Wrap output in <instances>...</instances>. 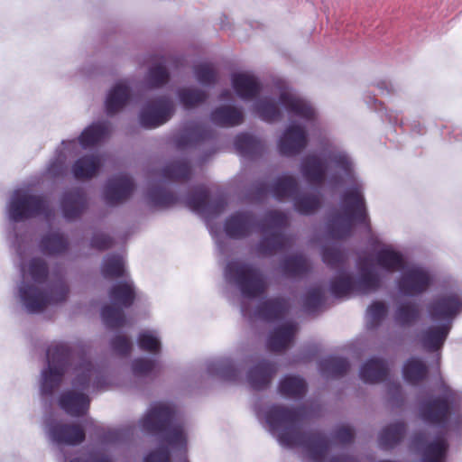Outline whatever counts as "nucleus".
<instances>
[{
  "mask_svg": "<svg viewBox=\"0 0 462 462\" xmlns=\"http://www.w3.org/2000/svg\"><path fill=\"white\" fill-rule=\"evenodd\" d=\"M323 262L329 267L338 269L337 277L330 283V292L336 298H348L351 295H366L376 291L381 286V277L374 270V263L386 272L402 271L398 281L400 292L416 295L428 289L431 276L422 267L412 265L404 269L402 254L391 245H383L374 258L365 257L358 262L359 275L352 278L345 271L346 253L336 246H325L322 251Z\"/></svg>",
  "mask_w": 462,
  "mask_h": 462,
  "instance_id": "nucleus-1",
  "label": "nucleus"
},
{
  "mask_svg": "<svg viewBox=\"0 0 462 462\" xmlns=\"http://www.w3.org/2000/svg\"><path fill=\"white\" fill-rule=\"evenodd\" d=\"M305 408L289 410L282 405H272L264 411V420L271 433L286 448L300 447L312 462H325L330 443L320 433L307 432L305 420L310 416ZM328 462H357L354 457H333Z\"/></svg>",
  "mask_w": 462,
  "mask_h": 462,
  "instance_id": "nucleus-2",
  "label": "nucleus"
},
{
  "mask_svg": "<svg viewBox=\"0 0 462 462\" xmlns=\"http://www.w3.org/2000/svg\"><path fill=\"white\" fill-rule=\"evenodd\" d=\"M21 273L23 281L19 286V297L29 313L41 312L48 305L66 300L69 289L61 275L53 284H45L48 268L43 260L33 258L28 268L21 263Z\"/></svg>",
  "mask_w": 462,
  "mask_h": 462,
  "instance_id": "nucleus-3",
  "label": "nucleus"
},
{
  "mask_svg": "<svg viewBox=\"0 0 462 462\" xmlns=\"http://www.w3.org/2000/svg\"><path fill=\"white\" fill-rule=\"evenodd\" d=\"M300 171L304 178L314 184L327 180L331 186H338L356 180L354 164L349 155L339 150L330 151L321 162L316 155L306 156L301 162Z\"/></svg>",
  "mask_w": 462,
  "mask_h": 462,
  "instance_id": "nucleus-4",
  "label": "nucleus"
},
{
  "mask_svg": "<svg viewBox=\"0 0 462 462\" xmlns=\"http://www.w3.org/2000/svg\"><path fill=\"white\" fill-rule=\"evenodd\" d=\"M141 427L148 433L162 436L170 446L186 449L187 436L184 425L171 404L152 403L141 420Z\"/></svg>",
  "mask_w": 462,
  "mask_h": 462,
  "instance_id": "nucleus-5",
  "label": "nucleus"
},
{
  "mask_svg": "<svg viewBox=\"0 0 462 462\" xmlns=\"http://www.w3.org/2000/svg\"><path fill=\"white\" fill-rule=\"evenodd\" d=\"M461 308L462 302L455 293L440 297L429 306L430 319L439 324L431 326L421 333V345L426 350H439L443 346L451 328L452 320Z\"/></svg>",
  "mask_w": 462,
  "mask_h": 462,
  "instance_id": "nucleus-6",
  "label": "nucleus"
},
{
  "mask_svg": "<svg viewBox=\"0 0 462 462\" xmlns=\"http://www.w3.org/2000/svg\"><path fill=\"white\" fill-rule=\"evenodd\" d=\"M342 212L333 217L329 223L333 238H345L351 234L355 222L364 224L371 231L365 199L358 188L347 189L342 196Z\"/></svg>",
  "mask_w": 462,
  "mask_h": 462,
  "instance_id": "nucleus-7",
  "label": "nucleus"
},
{
  "mask_svg": "<svg viewBox=\"0 0 462 462\" xmlns=\"http://www.w3.org/2000/svg\"><path fill=\"white\" fill-rule=\"evenodd\" d=\"M48 367L42 372L41 393L51 395L60 385L63 374L75 360L74 352L64 343L51 345L47 349Z\"/></svg>",
  "mask_w": 462,
  "mask_h": 462,
  "instance_id": "nucleus-8",
  "label": "nucleus"
},
{
  "mask_svg": "<svg viewBox=\"0 0 462 462\" xmlns=\"http://www.w3.org/2000/svg\"><path fill=\"white\" fill-rule=\"evenodd\" d=\"M225 278L234 282L245 298H256L267 289V282L262 272L252 264L231 261L225 269Z\"/></svg>",
  "mask_w": 462,
  "mask_h": 462,
  "instance_id": "nucleus-9",
  "label": "nucleus"
},
{
  "mask_svg": "<svg viewBox=\"0 0 462 462\" xmlns=\"http://www.w3.org/2000/svg\"><path fill=\"white\" fill-rule=\"evenodd\" d=\"M109 299L115 306H105L101 310V317L106 327L118 328L125 324V318L122 308L130 307L134 300V288L132 281L115 284L109 291Z\"/></svg>",
  "mask_w": 462,
  "mask_h": 462,
  "instance_id": "nucleus-10",
  "label": "nucleus"
},
{
  "mask_svg": "<svg viewBox=\"0 0 462 462\" xmlns=\"http://www.w3.org/2000/svg\"><path fill=\"white\" fill-rule=\"evenodd\" d=\"M7 214L10 220L19 222L40 215L49 216V209L42 197L29 189H17L8 203Z\"/></svg>",
  "mask_w": 462,
  "mask_h": 462,
  "instance_id": "nucleus-11",
  "label": "nucleus"
},
{
  "mask_svg": "<svg viewBox=\"0 0 462 462\" xmlns=\"http://www.w3.org/2000/svg\"><path fill=\"white\" fill-rule=\"evenodd\" d=\"M298 184L291 175H282L278 178L271 187L272 195L278 200L293 199L295 209L304 215L313 213L319 206L320 201L315 195H298Z\"/></svg>",
  "mask_w": 462,
  "mask_h": 462,
  "instance_id": "nucleus-12",
  "label": "nucleus"
},
{
  "mask_svg": "<svg viewBox=\"0 0 462 462\" xmlns=\"http://www.w3.org/2000/svg\"><path fill=\"white\" fill-rule=\"evenodd\" d=\"M287 223L288 217L282 212L273 210L266 214L261 231L266 232V228H268L270 233L259 245L260 253L272 254L289 245L290 239L282 234V228L286 226Z\"/></svg>",
  "mask_w": 462,
  "mask_h": 462,
  "instance_id": "nucleus-13",
  "label": "nucleus"
},
{
  "mask_svg": "<svg viewBox=\"0 0 462 462\" xmlns=\"http://www.w3.org/2000/svg\"><path fill=\"white\" fill-rule=\"evenodd\" d=\"M457 399V394L448 387L443 385L442 397L422 403L420 410L422 419L428 423L446 428L449 414V405L456 404Z\"/></svg>",
  "mask_w": 462,
  "mask_h": 462,
  "instance_id": "nucleus-14",
  "label": "nucleus"
},
{
  "mask_svg": "<svg viewBox=\"0 0 462 462\" xmlns=\"http://www.w3.org/2000/svg\"><path fill=\"white\" fill-rule=\"evenodd\" d=\"M174 113L173 101L169 97H157L142 108L140 125L144 128H155L166 123Z\"/></svg>",
  "mask_w": 462,
  "mask_h": 462,
  "instance_id": "nucleus-15",
  "label": "nucleus"
},
{
  "mask_svg": "<svg viewBox=\"0 0 462 462\" xmlns=\"http://www.w3.org/2000/svg\"><path fill=\"white\" fill-rule=\"evenodd\" d=\"M280 103L287 110L291 118L295 117L306 122L315 118L316 113L311 105L289 88H284L281 91Z\"/></svg>",
  "mask_w": 462,
  "mask_h": 462,
  "instance_id": "nucleus-16",
  "label": "nucleus"
},
{
  "mask_svg": "<svg viewBox=\"0 0 462 462\" xmlns=\"http://www.w3.org/2000/svg\"><path fill=\"white\" fill-rule=\"evenodd\" d=\"M308 137L305 126L291 122L278 142V149L282 155H295L305 148Z\"/></svg>",
  "mask_w": 462,
  "mask_h": 462,
  "instance_id": "nucleus-17",
  "label": "nucleus"
},
{
  "mask_svg": "<svg viewBox=\"0 0 462 462\" xmlns=\"http://www.w3.org/2000/svg\"><path fill=\"white\" fill-rule=\"evenodd\" d=\"M134 185L131 178L121 174L107 180L104 191V199L108 205H116L130 197Z\"/></svg>",
  "mask_w": 462,
  "mask_h": 462,
  "instance_id": "nucleus-18",
  "label": "nucleus"
},
{
  "mask_svg": "<svg viewBox=\"0 0 462 462\" xmlns=\"http://www.w3.org/2000/svg\"><path fill=\"white\" fill-rule=\"evenodd\" d=\"M47 434L49 439L56 444L75 446L85 439V431L78 425L50 423Z\"/></svg>",
  "mask_w": 462,
  "mask_h": 462,
  "instance_id": "nucleus-19",
  "label": "nucleus"
},
{
  "mask_svg": "<svg viewBox=\"0 0 462 462\" xmlns=\"http://www.w3.org/2000/svg\"><path fill=\"white\" fill-rule=\"evenodd\" d=\"M208 194L205 188H199L185 199L186 206L192 211L202 216L220 214L226 203L224 199H219L215 203H208Z\"/></svg>",
  "mask_w": 462,
  "mask_h": 462,
  "instance_id": "nucleus-20",
  "label": "nucleus"
},
{
  "mask_svg": "<svg viewBox=\"0 0 462 462\" xmlns=\"http://www.w3.org/2000/svg\"><path fill=\"white\" fill-rule=\"evenodd\" d=\"M297 332V324L291 320L282 321L270 333L267 347L273 352H281L293 341Z\"/></svg>",
  "mask_w": 462,
  "mask_h": 462,
  "instance_id": "nucleus-21",
  "label": "nucleus"
},
{
  "mask_svg": "<svg viewBox=\"0 0 462 462\" xmlns=\"http://www.w3.org/2000/svg\"><path fill=\"white\" fill-rule=\"evenodd\" d=\"M254 217L249 212H238L226 219L225 232L231 238H242L254 227Z\"/></svg>",
  "mask_w": 462,
  "mask_h": 462,
  "instance_id": "nucleus-22",
  "label": "nucleus"
},
{
  "mask_svg": "<svg viewBox=\"0 0 462 462\" xmlns=\"http://www.w3.org/2000/svg\"><path fill=\"white\" fill-rule=\"evenodd\" d=\"M277 371L274 364L262 361L252 367L247 374V382L254 390L266 388Z\"/></svg>",
  "mask_w": 462,
  "mask_h": 462,
  "instance_id": "nucleus-23",
  "label": "nucleus"
},
{
  "mask_svg": "<svg viewBox=\"0 0 462 462\" xmlns=\"http://www.w3.org/2000/svg\"><path fill=\"white\" fill-rule=\"evenodd\" d=\"M288 310L289 304L284 299H272L262 302L254 316L265 321L282 320Z\"/></svg>",
  "mask_w": 462,
  "mask_h": 462,
  "instance_id": "nucleus-24",
  "label": "nucleus"
},
{
  "mask_svg": "<svg viewBox=\"0 0 462 462\" xmlns=\"http://www.w3.org/2000/svg\"><path fill=\"white\" fill-rule=\"evenodd\" d=\"M59 403L69 415L79 417L88 410L89 399L82 393L69 391L60 395Z\"/></svg>",
  "mask_w": 462,
  "mask_h": 462,
  "instance_id": "nucleus-25",
  "label": "nucleus"
},
{
  "mask_svg": "<svg viewBox=\"0 0 462 462\" xmlns=\"http://www.w3.org/2000/svg\"><path fill=\"white\" fill-rule=\"evenodd\" d=\"M231 81L236 95L245 100L254 98L261 89L257 79L250 73H236Z\"/></svg>",
  "mask_w": 462,
  "mask_h": 462,
  "instance_id": "nucleus-26",
  "label": "nucleus"
},
{
  "mask_svg": "<svg viewBox=\"0 0 462 462\" xmlns=\"http://www.w3.org/2000/svg\"><path fill=\"white\" fill-rule=\"evenodd\" d=\"M130 97V88L126 80L118 81L108 92L106 98V110L112 115L123 108Z\"/></svg>",
  "mask_w": 462,
  "mask_h": 462,
  "instance_id": "nucleus-27",
  "label": "nucleus"
},
{
  "mask_svg": "<svg viewBox=\"0 0 462 462\" xmlns=\"http://www.w3.org/2000/svg\"><path fill=\"white\" fill-rule=\"evenodd\" d=\"M389 366L386 362L378 358H371L360 368V378L365 383H379L387 378Z\"/></svg>",
  "mask_w": 462,
  "mask_h": 462,
  "instance_id": "nucleus-28",
  "label": "nucleus"
},
{
  "mask_svg": "<svg viewBox=\"0 0 462 462\" xmlns=\"http://www.w3.org/2000/svg\"><path fill=\"white\" fill-rule=\"evenodd\" d=\"M210 120L216 125L232 127L242 124L244 116L236 107L223 106L211 112Z\"/></svg>",
  "mask_w": 462,
  "mask_h": 462,
  "instance_id": "nucleus-29",
  "label": "nucleus"
},
{
  "mask_svg": "<svg viewBox=\"0 0 462 462\" xmlns=\"http://www.w3.org/2000/svg\"><path fill=\"white\" fill-rule=\"evenodd\" d=\"M86 207V197L82 190L76 189L65 193L61 200V208L66 219L78 217Z\"/></svg>",
  "mask_w": 462,
  "mask_h": 462,
  "instance_id": "nucleus-30",
  "label": "nucleus"
},
{
  "mask_svg": "<svg viewBox=\"0 0 462 462\" xmlns=\"http://www.w3.org/2000/svg\"><path fill=\"white\" fill-rule=\"evenodd\" d=\"M420 310L418 304L411 301H403L397 304L393 320L394 324L401 328H409L412 326L420 318Z\"/></svg>",
  "mask_w": 462,
  "mask_h": 462,
  "instance_id": "nucleus-31",
  "label": "nucleus"
},
{
  "mask_svg": "<svg viewBox=\"0 0 462 462\" xmlns=\"http://www.w3.org/2000/svg\"><path fill=\"white\" fill-rule=\"evenodd\" d=\"M110 132L109 123H94L82 132L79 141L82 148L87 149L105 140L110 134Z\"/></svg>",
  "mask_w": 462,
  "mask_h": 462,
  "instance_id": "nucleus-32",
  "label": "nucleus"
},
{
  "mask_svg": "<svg viewBox=\"0 0 462 462\" xmlns=\"http://www.w3.org/2000/svg\"><path fill=\"white\" fill-rule=\"evenodd\" d=\"M103 162L99 155L83 156L74 162L72 173L76 179H90L97 174Z\"/></svg>",
  "mask_w": 462,
  "mask_h": 462,
  "instance_id": "nucleus-33",
  "label": "nucleus"
},
{
  "mask_svg": "<svg viewBox=\"0 0 462 462\" xmlns=\"http://www.w3.org/2000/svg\"><path fill=\"white\" fill-rule=\"evenodd\" d=\"M234 144L237 152L245 158H254L264 150L262 141L248 134H238Z\"/></svg>",
  "mask_w": 462,
  "mask_h": 462,
  "instance_id": "nucleus-34",
  "label": "nucleus"
},
{
  "mask_svg": "<svg viewBox=\"0 0 462 462\" xmlns=\"http://www.w3.org/2000/svg\"><path fill=\"white\" fill-rule=\"evenodd\" d=\"M278 389L284 397L300 399L305 395L307 384L300 377L287 375L281 380Z\"/></svg>",
  "mask_w": 462,
  "mask_h": 462,
  "instance_id": "nucleus-35",
  "label": "nucleus"
},
{
  "mask_svg": "<svg viewBox=\"0 0 462 462\" xmlns=\"http://www.w3.org/2000/svg\"><path fill=\"white\" fill-rule=\"evenodd\" d=\"M207 370L210 375H217L223 380L236 381L238 371L232 361L227 358L209 361Z\"/></svg>",
  "mask_w": 462,
  "mask_h": 462,
  "instance_id": "nucleus-36",
  "label": "nucleus"
},
{
  "mask_svg": "<svg viewBox=\"0 0 462 462\" xmlns=\"http://www.w3.org/2000/svg\"><path fill=\"white\" fill-rule=\"evenodd\" d=\"M402 374L407 383L416 384L426 378L428 368L423 361L417 357H411L405 362Z\"/></svg>",
  "mask_w": 462,
  "mask_h": 462,
  "instance_id": "nucleus-37",
  "label": "nucleus"
},
{
  "mask_svg": "<svg viewBox=\"0 0 462 462\" xmlns=\"http://www.w3.org/2000/svg\"><path fill=\"white\" fill-rule=\"evenodd\" d=\"M40 247L47 255H58L68 248V242L60 233H51L42 237Z\"/></svg>",
  "mask_w": 462,
  "mask_h": 462,
  "instance_id": "nucleus-38",
  "label": "nucleus"
},
{
  "mask_svg": "<svg viewBox=\"0 0 462 462\" xmlns=\"http://www.w3.org/2000/svg\"><path fill=\"white\" fill-rule=\"evenodd\" d=\"M349 368L346 359L336 356H328L319 362V371L327 377L343 375Z\"/></svg>",
  "mask_w": 462,
  "mask_h": 462,
  "instance_id": "nucleus-39",
  "label": "nucleus"
},
{
  "mask_svg": "<svg viewBox=\"0 0 462 462\" xmlns=\"http://www.w3.org/2000/svg\"><path fill=\"white\" fill-rule=\"evenodd\" d=\"M76 378L72 385L75 390H86L90 383L92 375L95 374V368L91 362L83 358L81 362L74 368Z\"/></svg>",
  "mask_w": 462,
  "mask_h": 462,
  "instance_id": "nucleus-40",
  "label": "nucleus"
},
{
  "mask_svg": "<svg viewBox=\"0 0 462 462\" xmlns=\"http://www.w3.org/2000/svg\"><path fill=\"white\" fill-rule=\"evenodd\" d=\"M405 431V425L403 422L398 421L385 429L380 434V445L383 448H389L397 444L403 437Z\"/></svg>",
  "mask_w": 462,
  "mask_h": 462,
  "instance_id": "nucleus-41",
  "label": "nucleus"
},
{
  "mask_svg": "<svg viewBox=\"0 0 462 462\" xmlns=\"http://www.w3.org/2000/svg\"><path fill=\"white\" fill-rule=\"evenodd\" d=\"M190 173L187 162L177 161L171 162L162 170V178L164 180H186Z\"/></svg>",
  "mask_w": 462,
  "mask_h": 462,
  "instance_id": "nucleus-42",
  "label": "nucleus"
},
{
  "mask_svg": "<svg viewBox=\"0 0 462 462\" xmlns=\"http://www.w3.org/2000/svg\"><path fill=\"white\" fill-rule=\"evenodd\" d=\"M105 278H115L125 275V262L122 256L107 255L101 267Z\"/></svg>",
  "mask_w": 462,
  "mask_h": 462,
  "instance_id": "nucleus-43",
  "label": "nucleus"
},
{
  "mask_svg": "<svg viewBox=\"0 0 462 462\" xmlns=\"http://www.w3.org/2000/svg\"><path fill=\"white\" fill-rule=\"evenodd\" d=\"M308 268V260L301 254H297L287 258L282 264L284 274L291 277H298L303 275L307 273Z\"/></svg>",
  "mask_w": 462,
  "mask_h": 462,
  "instance_id": "nucleus-44",
  "label": "nucleus"
},
{
  "mask_svg": "<svg viewBox=\"0 0 462 462\" xmlns=\"http://www.w3.org/2000/svg\"><path fill=\"white\" fill-rule=\"evenodd\" d=\"M255 110L259 116L267 122H273L281 118V112L273 99L264 98L255 104Z\"/></svg>",
  "mask_w": 462,
  "mask_h": 462,
  "instance_id": "nucleus-45",
  "label": "nucleus"
},
{
  "mask_svg": "<svg viewBox=\"0 0 462 462\" xmlns=\"http://www.w3.org/2000/svg\"><path fill=\"white\" fill-rule=\"evenodd\" d=\"M180 102L185 108H192L207 99V94L204 91L194 88H183L178 93Z\"/></svg>",
  "mask_w": 462,
  "mask_h": 462,
  "instance_id": "nucleus-46",
  "label": "nucleus"
},
{
  "mask_svg": "<svg viewBox=\"0 0 462 462\" xmlns=\"http://www.w3.org/2000/svg\"><path fill=\"white\" fill-rule=\"evenodd\" d=\"M387 312L386 305L383 301H374L366 310V327L370 329L376 328Z\"/></svg>",
  "mask_w": 462,
  "mask_h": 462,
  "instance_id": "nucleus-47",
  "label": "nucleus"
},
{
  "mask_svg": "<svg viewBox=\"0 0 462 462\" xmlns=\"http://www.w3.org/2000/svg\"><path fill=\"white\" fill-rule=\"evenodd\" d=\"M132 371L136 377H148L159 371L158 364L147 358H136L132 363Z\"/></svg>",
  "mask_w": 462,
  "mask_h": 462,
  "instance_id": "nucleus-48",
  "label": "nucleus"
},
{
  "mask_svg": "<svg viewBox=\"0 0 462 462\" xmlns=\"http://www.w3.org/2000/svg\"><path fill=\"white\" fill-rule=\"evenodd\" d=\"M138 346L142 350L156 353L160 350L161 342L155 331L145 330L138 336Z\"/></svg>",
  "mask_w": 462,
  "mask_h": 462,
  "instance_id": "nucleus-49",
  "label": "nucleus"
},
{
  "mask_svg": "<svg viewBox=\"0 0 462 462\" xmlns=\"http://www.w3.org/2000/svg\"><path fill=\"white\" fill-rule=\"evenodd\" d=\"M169 73L166 69V61L152 66L148 72L147 81L152 87H160L167 82Z\"/></svg>",
  "mask_w": 462,
  "mask_h": 462,
  "instance_id": "nucleus-50",
  "label": "nucleus"
},
{
  "mask_svg": "<svg viewBox=\"0 0 462 462\" xmlns=\"http://www.w3.org/2000/svg\"><path fill=\"white\" fill-rule=\"evenodd\" d=\"M324 302V292L319 287L311 288L304 299V308L310 313L319 310Z\"/></svg>",
  "mask_w": 462,
  "mask_h": 462,
  "instance_id": "nucleus-51",
  "label": "nucleus"
},
{
  "mask_svg": "<svg viewBox=\"0 0 462 462\" xmlns=\"http://www.w3.org/2000/svg\"><path fill=\"white\" fill-rule=\"evenodd\" d=\"M197 80L202 85H210L217 80V72L209 63H200L194 69Z\"/></svg>",
  "mask_w": 462,
  "mask_h": 462,
  "instance_id": "nucleus-52",
  "label": "nucleus"
},
{
  "mask_svg": "<svg viewBox=\"0 0 462 462\" xmlns=\"http://www.w3.org/2000/svg\"><path fill=\"white\" fill-rule=\"evenodd\" d=\"M149 199L153 206L162 208L171 206L177 200L171 193L162 189H154L150 190Z\"/></svg>",
  "mask_w": 462,
  "mask_h": 462,
  "instance_id": "nucleus-53",
  "label": "nucleus"
},
{
  "mask_svg": "<svg viewBox=\"0 0 462 462\" xmlns=\"http://www.w3.org/2000/svg\"><path fill=\"white\" fill-rule=\"evenodd\" d=\"M112 349L122 356H126L132 348L131 341L125 336H116L111 341Z\"/></svg>",
  "mask_w": 462,
  "mask_h": 462,
  "instance_id": "nucleus-54",
  "label": "nucleus"
},
{
  "mask_svg": "<svg viewBox=\"0 0 462 462\" xmlns=\"http://www.w3.org/2000/svg\"><path fill=\"white\" fill-rule=\"evenodd\" d=\"M143 462H170V452L167 447L160 446L156 450L144 457Z\"/></svg>",
  "mask_w": 462,
  "mask_h": 462,
  "instance_id": "nucleus-55",
  "label": "nucleus"
},
{
  "mask_svg": "<svg viewBox=\"0 0 462 462\" xmlns=\"http://www.w3.org/2000/svg\"><path fill=\"white\" fill-rule=\"evenodd\" d=\"M112 245V238L102 233L95 234L91 239V246L98 250H106L111 247Z\"/></svg>",
  "mask_w": 462,
  "mask_h": 462,
  "instance_id": "nucleus-56",
  "label": "nucleus"
},
{
  "mask_svg": "<svg viewBox=\"0 0 462 462\" xmlns=\"http://www.w3.org/2000/svg\"><path fill=\"white\" fill-rule=\"evenodd\" d=\"M334 439L339 443H348L353 439L352 430L346 426H340L336 430Z\"/></svg>",
  "mask_w": 462,
  "mask_h": 462,
  "instance_id": "nucleus-57",
  "label": "nucleus"
},
{
  "mask_svg": "<svg viewBox=\"0 0 462 462\" xmlns=\"http://www.w3.org/2000/svg\"><path fill=\"white\" fill-rule=\"evenodd\" d=\"M70 462H111L110 458L99 453H89L84 457H77Z\"/></svg>",
  "mask_w": 462,
  "mask_h": 462,
  "instance_id": "nucleus-58",
  "label": "nucleus"
},
{
  "mask_svg": "<svg viewBox=\"0 0 462 462\" xmlns=\"http://www.w3.org/2000/svg\"><path fill=\"white\" fill-rule=\"evenodd\" d=\"M188 135L192 142H198L206 139L208 134L201 125H195L189 130Z\"/></svg>",
  "mask_w": 462,
  "mask_h": 462,
  "instance_id": "nucleus-59",
  "label": "nucleus"
},
{
  "mask_svg": "<svg viewBox=\"0 0 462 462\" xmlns=\"http://www.w3.org/2000/svg\"><path fill=\"white\" fill-rule=\"evenodd\" d=\"M241 312H242L243 316H245V317H246L248 315L247 310L245 308L244 305H242V307H241Z\"/></svg>",
  "mask_w": 462,
  "mask_h": 462,
  "instance_id": "nucleus-60",
  "label": "nucleus"
},
{
  "mask_svg": "<svg viewBox=\"0 0 462 462\" xmlns=\"http://www.w3.org/2000/svg\"><path fill=\"white\" fill-rule=\"evenodd\" d=\"M227 96H230V92L229 91L223 92L222 95H221V99H226Z\"/></svg>",
  "mask_w": 462,
  "mask_h": 462,
  "instance_id": "nucleus-61",
  "label": "nucleus"
},
{
  "mask_svg": "<svg viewBox=\"0 0 462 462\" xmlns=\"http://www.w3.org/2000/svg\"><path fill=\"white\" fill-rule=\"evenodd\" d=\"M62 144H63V145H67V144H76V141H75V140H71V141H68V142L63 141V142H62Z\"/></svg>",
  "mask_w": 462,
  "mask_h": 462,
  "instance_id": "nucleus-62",
  "label": "nucleus"
},
{
  "mask_svg": "<svg viewBox=\"0 0 462 462\" xmlns=\"http://www.w3.org/2000/svg\"><path fill=\"white\" fill-rule=\"evenodd\" d=\"M54 166H55L54 163L51 164L50 168L48 169L50 173H54Z\"/></svg>",
  "mask_w": 462,
  "mask_h": 462,
  "instance_id": "nucleus-63",
  "label": "nucleus"
},
{
  "mask_svg": "<svg viewBox=\"0 0 462 462\" xmlns=\"http://www.w3.org/2000/svg\"><path fill=\"white\" fill-rule=\"evenodd\" d=\"M393 389H394L397 393H399V392H400V389H401L400 384H394V385H393Z\"/></svg>",
  "mask_w": 462,
  "mask_h": 462,
  "instance_id": "nucleus-64",
  "label": "nucleus"
}]
</instances>
